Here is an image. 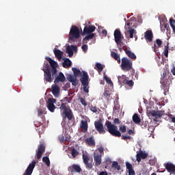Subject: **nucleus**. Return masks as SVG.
<instances>
[{
  "instance_id": "4",
  "label": "nucleus",
  "mask_w": 175,
  "mask_h": 175,
  "mask_svg": "<svg viewBox=\"0 0 175 175\" xmlns=\"http://www.w3.org/2000/svg\"><path fill=\"white\" fill-rule=\"evenodd\" d=\"M90 77L88 76V73L85 71H83V76L80 79V81L81 85H83V90L85 94H88L90 92Z\"/></svg>"
},
{
  "instance_id": "55",
  "label": "nucleus",
  "mask_w": 175,
  "mask_h": 175,
  "mask_svg": "<svg viewBox=\"0 0 175 175\" xmlns=\"http://www.w3.org/2000/svg\"><path fill=\"white\" fill-rule=\"evenodd\" d=\"M67 79H68V81H70V83H72V81L75 80V79H76V77L70 75L69 77H68Z\"/></svg>"
},
{
  "instance_id": "6",
  "label": "nucleus",
  "mask_w": 175,
  "mask_h": 175,
  "mask_svg": "<svg viewBox=\"0 0 175 175\" xmlns=\"http://www.w3.org/2000/svg\"><path fill=\"white\" fill-rule=\"evenodd\" d=\"M169 77H170L169 76V75H167V72H166V71H164L160 81V83L163 88L164 91H168L169 90Z\"/></svg>"
},
{
  "instance_id": "7",
  "label": "nucleus",
  "mask_w": 175,
  "mask_h": 175,
  "mask_svg": "<svg viewBox=\"0 0 175 175\" xmlns=\"http://www.w3.org/2000/svg\"><path fill=\"white\" fill-rule=\"evenodd\" d=\"M114 40L116 44H124V36L120 29H115L113 32Z\"/></svg>"
},
{
  "instance_id": "40",
  "label": "nucleus",
  "mask_w": 175,
  "mask_h": 175,
  "mask_svg": "<svg viewBox=\"0 0 175 175\" xmlns=\"http://www.w3.org/2000/svg\"><path fill=\"white\" fill-rule=\"evenodd\" d=\"M119 131L122 133H125V132H126V126L121 124L119 126Z\"/></svg>"
},
{
  "instance_id": "43",
  "label": "nucleus",
  "mask_w": 175,
  "mask_h": 175,
  "mask_svg": "<svg viewBox=\"0 0 175 175\" xmlns=\"http://www.w3.org/2000/svg\"><path fill=\"white\" fill-rule=\"evenodd\" d=\"M110 96H111L110 92L109 90H105V92L103 93L104 98H105V99H109Z\"/></svg>"
},
{
  "instance_id": "63",
  "label": "nucleus",
  "mask_w": 175,
  "mask_h": 175,
  "mask_svg": "<svg viewBox=\"0 0 175 175\" xmlns=\"http://www.w3.org/2000/svg\"><path fill=\"white\" fill-rule=\"evenodd\" d=\"M172 122H174L175 124V117L171 118Z\"/></svg>"
},
{
  "instance_id": "17",
  "label": "nucleus",
  "mask_w": 175,
  "mask_h": 175,
  "mask_svg": "<svg viewBox=\"0 0 175 175\" xmlns=\"http://www.w3.org/2000/svg\"><path fill=\"white\" fill-rule=\"evenodd\" d=\"M166 170L170 174L175 175V165L172 163H167L165 165Z\"/></svg>"
},
{
  "instance_id": "14",
  "label": "nucleus",
  "mask_w": 175,
  "mask_h": 175,
  "mask_svg": "<svg viewBox=\"0 0 175 175\" xmlns=\"http://www.w3.org/2000/svg\"><path fill=\"white\" fill-rule=\"evenodd\" d=\"M44 151H46V146L43 144H40L36 152L37 159H40V158H42V155L44 154Z\"/></svg>"
},
{
  "instance_id": "19",
  "label": "nucleus",
  "mask_w": 175,
  "mask_h": 175,
  "mask_svg": "<svg viewBox=\"0 0 175 175\" xmlns=\"http://www.w3.org/2000/svg\"><path fill=\"white\" fill-rule=\"evenodd\" d=\"M51 92L54 95L55 98H58L59 96V86L57 85H52Z\"/></svg>"
},
{
  "instance_id": "16",
  "label": "nucleus",
  "mask_w": 175,
  "mask_h": 175,
  "mask_svg": "<svg viewBox=\"0 0 175 175\" xmlns=\"http://www.w3.org/2000/svg\"><path fill=\"white\" fill-rule=\"evenodd\" d=\"M66 80L65 75L62 72H59V75L55 77V84H58V83H64Z\"/></svg>"
},
{
  "instance_id": "2",
  "label": "nucleus",
  "mask_w": 175,
  "mask_h": 175,
  "mask_svg": "<svg viewBox=\"0 0 175 175\" xmlns=\"http://www.w3.org/2000/svg\"><path fill=\"white\" fill-rule=\"evenodd\" d=\"M80 39V29L76 25H72L68 33V43H75Z\"/></svg>"
},
{
  "instance_id": "26",
  "label": "nucleus",
  "mask_w": 175,
  "mask_h": 175,
  "mask_svg": "<svg viewBox=\"0 0 175 175\" xmlns=\"http://www.w3.org/2000/svg\"><path fill=\"white\" fill-rule=\"evenodd\" d=\"M54 54L56 58H57L58 61H61V59H62V55H64V52L61 51V50L55 49Z\"/></svg>"
},
{
  "instance_id": "3",
  "label": "nucleus",
  "mask_w": 175,
  "mask_h": 175,
  "mask_svg": "<svg viewBox=\"0 0 175 175\" xmlns=\"http://www.w3.org/2000/svg\"><path fill=\"white\" fill-rule=\"evenodd\" d=\"M105 125L110 135L114 136L115 137H121V132L118 131V127H117V126L111 124V122H107Z\"/></svg>"
},
{
  "instance_id": "5",
  "label": "nucleus",
  "mask_w": 175,
  "mask_h": 175,
  "mask_svg": "<svg viewBox=\"0 0 175 175\" xmlns=\"http://www.w3.org/2000/svg\"><path fill=\"white\" fill-rule=\"evenodd\" d=\"M120 66L124 72H129L133 68V63L127 57H123Z\"/></svg>"
},
{
  "instance_id": "59",
  "label": "nucleus",
  "mask_w": 175,
  "mask_h": 175,
  "mask_svg": "<svg viewBox=\"0 0 175 175\" xmlns=\"http://www.w3.org/2000/svg\"><path fill=\"white\" fill-rule=\"evenodd\" d=\"M98 175H107V172H100Z\"/></svg>"
},
{
  "instance_id": "62",
  "label": "nucleus",
  "mask_w": 175,
  "mask_h": 175,
  "mask_svg": "<svg viewBox=\"0 0 175 175\" xmlns=\"http://www.w3.org/2000/svg\"><path fill=\"white\" fill-rule=\"evenodd\" d=\"M102 34H103V35H107V30H105V29L103 30V31H102Z\"/></svg>"
},
{
  "instance_id": "49",
  "label": "nucleus",
  "mask_w": 175,
  "mask_h": 175,
  "mask_svg": "<svg viewBox=\"0 0 175 175\" xmlns=\"http://www.w3.org/2000/svg\"><path fill=\"white\" fill-rule=\"evenodd\" d=\"M44 113V109L40 108L38 109V116H42Z\"/></svg>"
},
{
  "instance_id": "50",
  "label": "nucleus",
  "mask_w": 175,
  "mask_h": 175,
  "mask_svg": "<svg viewBox=\"0 0 175 175\" xmlns=\"http://www.w3.org/2000/svg\"><path fill=\"white\" fill-rule=\"evenodd\" d=\"M98 151L100 152V154H101V155H103V154H105V149L102 146L98 148Z\"/></svg>"
},
{
  "instance_id": "29",
  "label": "nucleus",
  "mask_w": 175,
  "mask_h": 175,
  "mask_svg": "<svg viewBox=\"0 0 175 175\" xmlns=\"http://www.w3.org/2000/svg\"><path fill=\"white\" fill-rule=\"evenodd\" d=\"M86 144H88V146H95V139H94V137H90L89 138H87L85 140Z\"/></svg>"
},
{
  "instance_id": "1",
  "label": "nucleus",
  "mask_w": 175,
  "mask_h": 175,
  "mask_svg": "<svg viewBox=\"0 0 175 175\" xmlns=\"http://www.w3.org/2000/svg\"><path fill=\"white\" fill-rule=\"evenodd\" d=\"M46 59L49 62L52 69L50 68L49 64L45 65L44 68L42 69L44 72V79L47 83H51V81L54 80V77L57 75L58 71L57 70V66H58V63L53 60L51 57H46Z\"/></svg>"
},
{
  "instance_id": "23",
  "label": "nucleus",
  "mask_w": 175,
  "mask_h": 175,
  "mask_svg": "<svg viewBox=\"0 0 175 175\" xmlns=\"http://www.w3.org/2000/svg\"><path fill=\"white\" fill-rule=\"evenodd\" d=\"M87 36L83 39V44H87L88 42H92L94 40V37L95 36V33L86 34Z\"/></svg>"
},
{
  "instance_id": "57",
  "label": "nucleus",
  "mask_w": 175,
  "mask_h": 175,
  "mask_svg": "<svg viewBox=\"0 0 175 175\" xmlns=\"http://www.w3.org/2000/svg\"><path fill=\"white\" fill-rule=\"evenodd\" d=\"M148 124L147 123H142V124L141 125V127L142 128V129H146V128H148Z\"/></svg>"
},
{
  "instance_id": "30",
  "label": "nucleus",
  "mask_w": 175,
  "mask_h": 175,
  "mask_svg": "<svg viewBox=\"0 0 175 175\" xmlns=\"http://www.w3.org/2000/svg\"><path fill=\"white\" fill-rule=\"evenodd\" d=\"M124 51L129 58L133 59L134 61L136 59V55H135V53H133L132 51H129L128 49H125Z\"/></svg>"
},
{
  "instance_id": "53",
  "label": "nucleus",
  "mask_w": 175,
  "mask_h": 175,
  "mask_svg": "<svg viewBox=\"0 0 175 175\" xmlns=\"http://www.w3.org/2000/svg\"><path fill=\"white\" fill-rule=\"evenodd\" d=\"M131 137L129 135H122V140H131Z\"/></svg>"
},
{
  "instance_id": "58",
  "label": "nucleus",
  "mask_w": 175,
  "mask_h": 175,
  "mask_svg": "<svg viewBox=\"0 0 175 175\" xmlns=\"http://www.w3.org/2000/svg\"><path fill=\"white\" fill-rule=\"evenodd\" d=\"M128 134H129V135H135V131H133L132 129H129V130L128 131Z\"/></svg>"
},
{
  "instance_id": "27",
  "label": "nucleus",
  "mask_w": 175,
  "mask_h": 175,
  "mask_svg": "<svg viewBox=\"0 0 175 175\" xmlns=\"http://www.w3.org/2000/svg\"><path fill=\"white\" fill-rule=\"evenodd\" d=\"M72 70L74 73V77H75L76 78L77 77H81V76L83 77V72H81V71L76 68H72Z\"/></svg>"
},
{
  "instance_id": "24",
  "label": "nucleus",
  "mask_w": 175,
  "mask_h": 175,
  "mask_svg": "<svg viewBox=\"0 0 175 175\" xmlns=\"http://www.w3.org/2000/svg\"><path fill=\"white\" fill-rule=\"evenodd\" d=\"M126 167L127 170H129V175H135L136 173H135V170H133V166L131 163L126 162Z\"/></svg>"
},
{
  "instance_id": "18",
  "label": "nucleus",
  "mask_w": 175,
  "mask_h": 175,
  "mask_svg": "<svg viewBox=\"0 0 175 175\" xmlns=\"http://www.w3.org/2000/svg\"><path fill=\"white\" fill-rule=\"evenodd\" d=\"M68 170L71 172V173H80V172H81V167L77 164H73L68 167Z\"/></svg>"
},
{
  "instance_id": "11",
  "label": "nucleus",
  "mask_w": 175,
  "mask_h": 175,
  "mask_svg": "<svg viewBox=\"0 0 175 175\" xmlns=\"http://www.w3.org/2000/svg\"><path fill=\"white\" fill-rule=\"evenodd\" d=\"M95 29H96V27L94 25L85 26L81 35L82 36H85V35H91V33H94L92 32H94Z\"/></svg>"
},
{
  "instance_id": "56",
  "label": "nucleus",
  "mask_w": 175,
  "mask_h": 175,
  "mask_svg": "<svg viewBox=\"0 0 175 175\" xmlns=\"http://www.w3.org/2000/svg\"><path fill=\"white\" fill-rule=\"evenodd\" d=\"M91 111L93 113H97L98 112V108L96 107H92L90 108Z\"/></svg>"
},
{
  "instance_id": "10",
  "label": "nucleus",
  "mask_w": 175,
  "mask_h": 175,
  "mask_svg": "<svg viewBox=\"0 0 175 175\" xmlns=\"http://www.w3.org/2000/svg\"><path fill=\"white\" fill-rule=\"evenodd\" d=\"M94 126L100 135H105L106 133V131L105 130V127H103V124L100 120H97L94 122Z\"/></svg>"
},
{
  "instance_id": "33",
  "label": "nucleus",
  "mask_w": 175,
  "mask_h": 175,
  "mask_svg": "<svg viewBox=\"0 0 175 175\" xmlns=\"http://www.w3.org/2000/svg\"><path fill=\"white\" fill-rule=\"evenodd\" d=\"M133 122H135V124H140L142 120L140 119L137 113H135L133 116Z\"/></svg>"
},
{
  "instance_id": "48",
  "label": "nucleus",
  "mask_w": 175,
  "mask_h": 175,
  "mask_svg": "<svg viewBox=\"0 0 175 175\" xmlns=\"http://www.w3.org/2000/svg\"><path fill=\"white\" fill-rule=\"evenodd\" d=\"M61 102L63 103H70V101H69V98L68 97H64L62 100H61Z\"/></svg>"
},
{
  "instance_id": "20",
  "label": "nucleus",
  "mask_w": 175,
  "mask_h": 175,
  "mask_svg": "<svg viewBox=\"0 0 175 175\" xmlns=\"http://www.w3.org/2000/svg\"><path fill=\"white\" fill-rule=\"evenodd\" d=\"M144 38L146 40V42H152V38H154V34H152V31L148 30L144 33Z\"/></svg>"
},
{
  "instance_id": "47",
  "label": "nucleus",
  "mask_w": 175,
  "mask_h": 175,
  "mask_svg": "<svg viewBox=\"0 0 175 175\" xmlns=\"http://www.w3.org/2000/svg\"><path fill=\"white\" fill-rule=\"evenodd\" d=\"M104 79L107 81V84L113 85V82L111 81V79H110V78L107 77V76H104Z\"/></svg>"
},
{
  "instance_id": "39",
  "label": "nucleus",
  "mask_w": 175,
  "mask_h": 175,
  "mask_svg": "<svg viewBox=\"0 0 175 175\" xmlns=\"http://www.w3.org/2000/svg\"><path fill=\"white\" fill-rule=\"evenodd\" d=\"M42 162H44L46 166H50V159H49V157H44L42 158Z\"/></svg>"
},
{
  "instance_id": "44",
  "label": "nucleus",
  "mask_w": 175,
  "mask_h": 175,
  "mask_svg": "<svg viewBox=\"0 0 175 175\" xmlns=\"http://www.w3.org/2000/svg\"><path fill=\"white\" fill-rule=\"evenodd\" d=\"M124 84H126V85H128L129 87H133V84H135V83L133 82V80H128L127 79Z\"/></svg>"
},
{
  "instance_id": "34",
  "label": "nucleus",
  "mask_w": 175,
  "mask_h": 175,
  "mask_svg": "<svg viewBox=\"0 0 175 175\" xmlns=\"http://www.w3.org/2000/svg\"><path fill=\"white\" fill-rule=\"evenodd\" d=\"M118 79L120 84H125V83H126V81L128 80L126 79V76L125 75L119 76Z\"/></svg>"
},
{
  "instance_id": "8",
  "label": "nucleus",
  "mask_w": 175,
  "mask_h": 175,
  "mask_svg": "<svg viewBox=\"0 0 175 175\" xmlns=\"http://www.w3.org/2000/svg\"><path fill=\"white\" fill-rule=\"evenodd\" d=\"M82 159L86 169H88V170H91V169L94 167V160L92 158H90L88 154H83Z\"/></svg>"
},
{
  "instance_id": "21",
  "label": "nucleus",
  "mask_w": 175,
  "mask_h": 175,
  "mask_svg": "<svg viewBox=\"0 0 175 175\" xmlns=\"http://www.w3.org/2000/svg\"><path fill=\"white\" fill-rule=\"evenodd\" d=\"M80 128L82 129L83 133H85L88 131V122L87 120H82L81 121Z\"/></svg>"
},
{
  "instance_id": "9",
  "label": "nucleus",
  "mask_w": 175,
  "mask_h": 175,
  "mask_svg": "<svg viewBox=\"0 0 175 175\" xmlns=\"http://www.w3.org/2000/svg\"><path fill=\"white\" fill-rule=\"evenodd\" d=\"M165 113L163 111H155V110H150L148 112L149 117H154L153 120L156 122L159 121L162 118V116Z\"/></svg>"
},
{
  "instance_id": "54",
  "label": "nucleus",
  "mask_w": 175,
  "mask_h": 175,
  "mask_svg": "<svg viewBox=\"0 0 175 175\" xmlns=\"http://www.w3.org/2000/svg\"><path fill=\"white\" fill-rule=\"evenodd\" d=\"M113 124H115V125H120L121 124V121L118 118H115L113 120Z\"/></svg>"
},
{
  "instance_id": "64",
  "label": "nucleus",
  "mask_w": 175,
  "mask_h": 175,
  "mask_svg": "<svg viewBox=\"0 0 175 175\" xmlns=\"http://www.w3.org/2000/svg\"><path fill=\"white\" fill-rule=\"evenodd\" d=\"M126 25H127V27H129V26L131 25V23L127 22L126 24Z\"/></svg>"
},
{
  "instance_id": "22",
  "label": "nucleus",
  "mask_w": 175,
  "mask_h": 175,
  "mask_svg": "<svg viewBox=\"0 0 175 175\" xmlns=\"http://www.w3.org/2000/svg\"><path fill=\"white\" fill-rule=\"evenodd\" d=\"M76 50H77V47H76L73 45H72L71 46L68 45L66 47V53L67 54H68V57H70H70H73V51H75Z\"/></svg>"
},
{
  "instance_id": "31",
  "label": "nucleus",
  "mask_w": 175,
  "mask_h": 175,
  "mask_svg": "<svg viewBox=\"0 0 175 175\" xmlns=\"http://www.w3.org/2000/svg\"><path fill=\"white\" fill-rule=\"evenodd\" d=\"M111 56L112 57V58L116 59V61H118V64H121V58H120V56L118 54H117V53L111 52Z\"/></svg>"
},
{
  "instance_id": "15",
  "label": "nucleus",
  "mask_w": 175,
  "mask_h": 175,
  "mask_svg": "<svg viewBox=\"0 0 175 175\" xmlns=\"http://www.w3.org/2000/svg\"><path fill=\"white\" fill-rule=\"evenodd\" d=\"M148 157V154L146 153V152H143V150H139L137 152L136 159L137 162H141L142 159H146Z\"/></svg>"
},
{
  "instance_id": "38",
  "label": "nucleus",
  "mask_w": 175,
  "mask_h": 175,
  "mask_svg": "<svg viewBox=\"0 0 175 175\" xmlns=\"http://www.w3.org/2000/svg\"><path fill=\"white\" fill-rule=\"evenodd\" d=\"M163 54L165 57H169V44L165 45L164 47Z\"/></svg>"
},
{
  "instance_id": "32",
  "label": "nucleus",
  "mask_w": 175,
  "mask_h": 175,
  "mask_svg": "<svg viewBox=\"0 0 175 175\" xmlns=\"http://www.w3.org/2000/svg\"><path fill=\"white\" fill-rule=\"evenodd\" d=\"M72 66V61L69 58H66L63 62V68H69Z\"/></svg>"
},
{
  "instance_id": "42",
  "label": "nucleus",
  "mask_w": 175,
  "mask_h": 175,
  "mask_svg": "<svg viewBox=\"0 0 175 175\" xmlns=\"http://www.w3.org/2000/svg\"><path fill=\"white\" fill-rule=\"evenodd\" d=\"M129 36L130 38L132 39V38H133V35L135 34V29H132L131 27H129Z\"/></svg>"
},
{
  "instance_id": "25",
  "label": "nucleus",
  "mask_w": 175,
  "mask_h": 175,
  "mask_svg": "<svg viewBox=\"0 0 175 175\" xmlns=\"http://www.w3.org/2000/svg\"><path fill=\"white\" fill-rule=\"evenodd\" d=\"M94 160L95 162V166H100V165L102 163V155L95 154L94 156Z\"/></svg>"
},
{
  "instance_id": "46",
  "label": "nucleus",
  "mask_w": 175,
  "mask_h": 175,
  "mask_svg": "<svg viewBox=\"0 0 175 175\" xmlns=\"http://www.w3.org/2000/svg\"><path fill=\"white\" fill-rule=\"evenodd\" d=\"M71 83L74 87H77V85L79 84V79H77V78H75V79L72 80Z\"/></svg>"
},
{
  "instance_id": "35",
  "label": "nucleus",
  "mask_w": 175,
  "mask_h": 175,
  "mask_svg": "<svg viewBox=\"0 0 175 175\" xmlns=\"http://www.w3.org/2000/svg\"><path fill=\"white\" fill-rule=\"evenodd\" d=\"M71 155L72 157V159H75V158H76V157H77V155H79V151H77V150H76V148H72L71 149Z\"/></svg>"
},
{
  "instance_id": "13",
  "label": "nucleus",
  "mask_w": 175,
  "mask_h": 175,
  "mask_svg": "<svg viewBox=\"0 0 175 175\" xmlns=\"http://www.w3.org/2000/svg\"><path fill=\"white\" fill-rule=\"evenodd\" d=\"M57 102V99L55 98H49L48 99L47 102V107L49 111L51 113H54V111L55 110L56 107L54 103Z\"/></svg>"
},
{
  "instance_id": "61",
  "label": "nucleus",
  "mask_w": 175,
  "mask_h": 175,
  "mask_svg": "<svg viewBox=\"0 0 175 175\" xmlns=\"http://www.w3.org/2000/svg\"><path fill=\"white\" fill-rule=\"evenodd\" d=\"M150 129H152V130L150 131L151 132H154V126H150V127L148 129V131H150Z\"/></svg>"
},
{
  "instance_id": "41",
  "label": "nucleus",
  "mask_w": 175,
  "mask_h": 175,
  "mask_svg": "<svg viewBox=\"0 0 175 175\" xmlns=\"http://www.w3.org/2000/svg\"><path fill=\"white\" fill-rule=\"evenodd\" d=\"M79 100H80L81 105L83 106H84V107H85L87 106V101L85 100V98H83V97H79Z\"/></svg>"
},
{
  "instance_id": "12",
  "label": "nucleus",
  "mask_w": 175,
  "mask_h": 175,
  "mask_svg": "<svg viewBox=\"0 0 175 175\" xmlns=\"http://www.w3.org/2000/svg\"><path fill=\"white\" fill-rule=\"evenodd\" d=\"M62 116L63 117V120L68 118V121H72L73 120V112L72 109H67L66 111H63L62 113Z\"/></svg>"
},
{
  "instance_id": "60",
  "label": "nucleus",
  "mask_w": 175,
  "mask_h": 175,
  "mask_svg": "<svg viewBox=\"0 0 175 175\" xmlns=\"http://www.w3.org/2000/svg\"><path fill=\"white\" fill-rule=\"evenodd\" d=\"M171 72L174 76H175V67L174 66L171 70Z\"/></svg>"
},
{
  "instance_id": "51",
  "label": "nucleus",
  "mask_w": 175,
  "mask_h": 175,
  "mask_svg": "<svg viewBox=\"0 0 175 175\" xmlns=\"http://www.w3.org/2000/svg\"><path fill=\"white\" fill-rule=\"evenodd\" d=\"M159 47H161V44H154V46H153V49H154V53H158V49H159Z\"/></svg>"
},
{
  "instance_id": "37",
  "label": "nucleus",
  "mask_w": 175,
  "mask_h": 175,
  "mask_svg": "<svg viewBox=\"0 0 175 175\" xmlns=\"http://www.w3.org/2000/svg\"><path fill=\"white\" fill-rule=\"evenodd\" d=\"M111 167H113L114 169H116L117 170H121V166L118 165V162L117 161H113Z\"/></svg>"
},
{
  "instance_id": "45",
  "label": "nucleus",
  "mask_w": 175,
  "mask_h": 175,
  "mask_svg": "<svg viewBox=\"0 0 175 175\" xmlns=\"http://www.w3.org/2000/svg\"><path fill=\"white\" fill-rule=\"evenodd\" d=\"M96 68L100 71L102 72L103 70V66H102L100 63L96 64Z\"/></svg>"
},
{
  "instance_id": "36",
  "label": "nucleus",
  "mask_w": 175,
  "mask_h": 175,
  "mask_svg": "<svg viewBox=\"0 0 175 175\" xmlns=\"http://www.w3.org/2000/svg\"><path fill=\"white\" fill-rule=\"evenodd\" d=\"M66 105H68V103H62L59 109L61 111L63 110V111H66L67 109H70V108L67 107Z\"/></svg>"
},
{
  "instance_id": "52",
  "label": "nucleus",
  "mask_w": 175,
  "mask_h": 175,
  "mask_svg": "<svg viewBox=\"0 0 175 175\" xmlns=\"http://www.w3.org/2000/svg\"><path fill=\"white\" fill-rule=\"evenodd\" d=\"M81 49L84 53H87V51L88 50V46L87 44H83Z\"/></svg>"
},
{
  "instance_id": "28",
  "label": "nucleus",
  "mask_w": 175,
  "mask_h": 175,
  "mask_svg": "<svg viewBox=\"0 0 175 175\" xmlns=\"http://www.w3.org/2000/svg\"><path fill=\"white\" fill-rule=\"evenodd\" d=\"M157 44H169V37L165 39H157L156 40Z\"/></svg>"
}]
</instances>
